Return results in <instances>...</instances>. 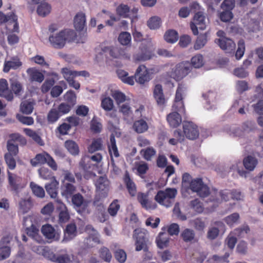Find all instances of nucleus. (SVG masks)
Masks as SVG:
<instances>
[{"instance_id": "f257e3e1", "label": "nucleus", "mask_w": 263, "mask_h": 263, "mask_svg": "<svg viewBox=\"0 0 263 263\" xmlns=\"http://www.w3.org/2000/svg\"><path fill=\"white\" fill-rule=\"evenodd\" d=\"M77 37L75 31L71 29H64L59 33L51 34L49 41L51 46L56 49H61L64 47L66 42H73Z\"/></svg>"}, {"instance_id": "f03ea898", "label": "nucleus", "mask_w": 263, "mask_h": 263, "mask_svg": "<svg viewBox=\"0 0 263 263\" xmlns=\"http://www.w3.org/2000/svg\"><path fill=\"white\" fill-rule=\"evenodd\" d=\"M134 237L136 239V251H140L143 250L144 252L143 260L147 261L152 259L153 253L148 250V247L147 245L148 241L147 233L143 230L136 229L134 231Z\"/></svg>"}, {"instance_id": "7ed1b4c3", "label": "nucleus", "mask_w": 263, "mask_h": 263, "mask_svg": "<svg viewBox=\"0 0 263 263\" xmlns=\"http://www.w3.org/2000/svg\"><path fill=\"white\" fill-rule=\"evenodd\" d=\"M150 70L148 69L144 65H140L136 70L135 76L125 77L123 79L122 82L130 85L134 84V80L140 84H144L145 82H148L151 80Z\"/></svg>"}, {"instance_id": "20e7f679", "label": "nucleus", "mask_w": 263, "mask_h": 263, "mask_svg": "<svg viewBox=\"0 0 263 263\" xmlns=\"http://www.w3.org/2000/svg\"><path fill=\"white\" fill-rule=\"evenodd\" d=\"M177 194L176 189L166 188L164 190H159L155 196V200L161 205L170 207L173 204Z\"/></svg>"}, {"instance_id": "39448f33", "label": "nucleus", "mask_w": 263, "mask_h": 263, "mask_svg": "<svg viewBox=\"0 0 263 263\" xmlns=\"http://www.w3.org/2000/svg\"><path fill=\"white\" fill-rule=\"evenodd\" d=\"M30 163L32 166H36L39 164L47 165L53 171L58 170V165L54 159L47 152L37 154L34 158L30 160Z\"/></svg>"}, {"instance_id": "423d86ee", "label": "nucleus", "mask_w": 263, "mask_h": 263, "mask_svg": "<svg viewBox=\"0 0 263 263\" xmlns=\"http://www.w3.org/2000/svg\"><path fill=\"white\" fill-rule=\"evenodd\" d=\"M186 89V87L183 83H179L176 92L174 103L172 106L173 112L184 114L185 112L184 102L183 101V93Z\"/></svg>"}, {"instance_id": "0eeeda50", "label": "nucleus", "mask_w": 263, "mask_h": 263, "mask_svg": "<svg viewBox=\"0 0 263 263\" xmlns=\"http://www.w3.org/2000/svg\"><path fill=\"white\" fill-rule=\"evenodd\" d=\"M188 189L196 193L199 196L202 198L208 197L210 193V188L204 183L202 179L201 178L193 179Z\"/></svg>"}, {"instance_id": "6e6552de", "label": "nucleus", "mask_w": 263, "mask_h": 263, "mask_svg": "<svg viewBox=\"0 0 263 263\" xmlns=\"http://www.w3.org/2000/svg\"><path fill=\"white\" fill-rule=\"evenodd\" d=\"M192 66L188 61H183L177 64L173 70L174 79L179 81L185 77L191 71Z\"/></svg>"}, {"instance_id": "1a4fd4ad", "label": "nucleus", "mask_w": 263, "mask_h": 263, "mask_svg": "<svg viewBox=\"0 0 263 263\" xmlns=\"http://www.w3.org/2000/svg\"><path fill=\"white\" fill-rule=\"evenodd\" d=\"M95 185L99 198L98 197L97 195L95 197L93 201L94 205H96L97 202L99 201L100 198H105L107 196L108 191L109 182L107 178L100 176L97 180Z\"/></svg>"}, {"instance_id": "9d476101", "label": "nucleus", "mask_w": 263, "mask_h": 263, "mask_svg": "<svg viewBox=\"0 0 263 263\" xmlns=\"http://www.w3.org/2000/svg\"><path fill=\"white\" fill-rule=\"evenodd\" d=\"M70 199L73 208L78 212L85 211L90 203V201L85 199L80 193H75Z\"/></svg>"}, {"instance_id": "9b49d317", "label": "nucleus", "mask_w": 263, "mask_h": 263, "mask_svg": "<svg viewBox=\"0 0 263 263\" xmlns=\"http://www.w3.org/2000/svg\"><path fill=\"white\" fill-rule=\"evenodd\" d=\"M190 27L194 35L198 34V29L200 30L205 29V16L203 12H198L195 14L193 21L191 22Z\"/></svg>"}, {"instance_id": "f8f14e48", "label": "nucleus", "mask_w": 263, "mask_h": 263, "mask_svg": "<svg viewBox=\"0 0 263 263\" xmlns=\"http://www.w3.org/2000/svg\"><path fill=\"white\" fill-rule=\"evenodd\" d=\"M154 56V51L152 48L144 44L139 47V51L133 57L136 62L144 61L151 59Z\"/></svg>"}, {"instance_id": "ddd939ff", "label": "nucleus", "mask_w": 263, "mask_h": 263, "mask_svg": "<svg viewBox=\"0 0 263 263\" xmlns=\"http://www.w3.org/2000/svg\"><path fill=\"white\" fill-rule=\"evenodd\" d=\"M183 129L184 135L189 139L194 140L199 137L198 127L193 122H184L183 124Z\"/></svg>"}, {"instance_id": "4468645a", "label": "nucleus", "mask_w": 263, "mask_h": 263, "mask_svg": "<svg viewBox=\"0 0 263 263\" xmlns=\"http://www.w3.org/2000/svg\"><path fill=\"white\" fill-rule=\"evenodd\" d=\"M215 42L217 44L220 48L226 52H234L236 48L234 42L228 37H221L216 39Z\"/></svg>"}, {"instance_id": "2eb2a0df", "label": "nucleus", "mask_w": 263, "mask_h": 263, "mask_svg": "<svg viewBox=\"0 0 263 263\" xmlns=\"http://www.w3.org/2000/svg\"><path fill=\"white\" fill-rule=\"evenodd\" d=\"M11 238L7 235L4 236L0 241V260L9 257L11 252V249L9 246Z\"/></svg>"}, {"instance_id": "dca6fc26", "label": "nucleus", "mask_w": 263, "mask_h": 263, "mask_svg": "<svg viewBox=\"0 0 263 263\" xmlns=\"http://www.w3.org/2000/svg\"><path fill=\"white\" fill-rule=\"evenodd\" d=\"M103 53H108L114 58H120L125 54V50L121 47L106 46L104 44L100 45Z\"/></svg>"}, {"instance_id": "f3484780", "label": "nucleus", "mask_w": 263, "mask_h": 263, "mask_svg": "<svg viewBox=\"0 0 263 263\" xmlns=\"http://www.w3.org/2000/svg\"><path fill=\"white\" fill-rule=\"evenodd\" d=\"M55 201L59 204L57 209L59 210V220L60 223H63L67 222L70 215L66 205L60 199L57 198Z\"/></svg>"}, {"instance_id": "a211bd4d", "label": "nucleus", "mask_w": 263, "mask_h": 263, "mask_svg": "<svg viewBox=\"0 0 263 263\" xmlns=\"http://www.w3.org/2000/svg\"><path fill=\"white\" fill-rule=\"evenodd\" d=\"M48 259L57 263H79L77 260H71L70 258L67 254H56L53 252H48Z\"/></svg>"}, {"instance_id": "6ab92c4d", "label": "nucleus", "mask_w": 263, "mask_h": 263, "mask_svg": "<svg viewBox=\"0 0 263 263\" xmlns=\"http://www.w3.org/2000/svg\"><path fill=\"white\" fill-rule=\"evenodd\" d=\"M77 191V187L72 183L62 181L61 186V195L68 201Z\"/></svg>"}, {"instance_id": "aec40b11", "label": "nucleus", "mask_w": 263, "mask_h": 263, "mask_svg": "<svg viewBox=\"0 0 263 263\" xmlns=\"http://www.w3.org/2000/svg\"><path fill=\"white\" fill-rule=\"evenodd\" d=\"M42 233L43 235L48 239L58 240L60 238L59 232L50 224H47L42 227Z\"/></svg>"}, {"instance_id": "412c9836", "label": "nucleus", "mask_w": 263, "mask_h": 263, "mask_svg": "<svg viewBox=\"0 0 263 263\" xmlns=\"http://www.w3.org/2000/svg\"><path fill=\"white\" fill-rule=\"evenodd\" d=\"M26 72L28 76L29 80L31 82L41 83L44 80L43 73L34 67L28 68Z\"/></svg>"}, {"instance_id": "4be33fe9", "label": "nucleus", "mask_w": 263, "mask_h": 263, "mask_svg": "<svg viewBox=\"0 0 263 263\" xmlns=\"http://www.w3.org/2000/svg\"><path fill=\"white\" fill-rule=\"evenodd\" d=\"M252 130L251 123L246 122L243 123L240 127L234 129L232 133L235 137H243L250 133Z\"/></svg>"}, {"instance_id": "5701e85b", "label": "nucleus", "mask_w": 263, "mask_h": 263, "mask_svg": "<svg viewBox=\"0 0 263 263\" xmlns=\"http://www.w3.org/2000/svg\"><path fill=\"white\" fill-rule=\"evenodd\" d=\"M0 96L4 97L7 100L11 101L13 99V95L9 89L8 84L6 79H0Z\"/></svg>"}, {"instance_id": "b1692460", "label": "nucleus", "mask_w": 263, "mask_h": 263, "mask_svg": "<svg viewBox=\"0 0 263 263\" xmlns=\"http://www.w3.org/2000/svg\"><path fill=\"white\" fill-rule=\"evenodd\" d=\"M154 97L159 106L163 107L165 105L166 100L161 85L157 84L155 85L154 89Z\"/></svg>"}, {"instance_id": "393cba45", "label": "nucleus", "mask_w": 263, "mask_h": 263, "mask_svg": "<svg viewBox=\"0 0 263 263\" xmlns=\"http://www.w3.org/2000/svg\"><path fill=\"white\" fill-rule=\"evenodd\" d=\"M59 185V183L55 177H53V179L51 180V182L45 185V189L51 198H57L58 194Z\"/></svg>"}, {"instance_id": "a878e982", "label": "nucleus", "mask_w": 263, "mask_h": 263, "mask_svg": "<svg viewBox=\"0 0 263 263\" xmlns=\"http://www.w3.org/2000/svg\"><path fill=\"white\" fill-rule=\"evenodd\" d=\"M17 20V17L13 13H11L10 15H6L3 12H0V22L13 23V28L12 31L14 32H17L18 30V24Z\"/></svg>"}, {"instance_id": "bb28decb", "label": "nucleus", "mask_w": 263, "mask_h": 263, "mask_svg": "<svg viewBox=\"0 0 263 263\" xmlns=\"http://www.w3.org/2000/svg\"><path fill=\"white\" fill-rule=\"evenodd\" d=\"M18 214H25L32 208L33 203L31 198L21 199L19 202Z\"/></svg>"}, {"instance_id": "cd10ccee", "label": "nucleus", "mask_w": 263, "mask_h": 263, "mask_svg": "<svg viewBox=\"0 0 263 263\" xmlns=\"http://www.w3.org/2000/svg\"><path fill=\"white\" fill-rule=\"evenodd\" d=\"M123 181L129 195L132 197L135 196L137 193L136 185L130 178L129 174L127 172L125 173Z\"/></svg>"}, {"instance_id": "c85d7f7f", "label": "nucleus", "mask_w": 263, "mask_h": 263, "mask_svg": "<svg viewBox=\"0 0 263 263\" xmlns=\"http://www.w3.org/2000/svg\"><path fill=\"white\" fill-rule=\"evenodd\" d=\"M166 120L170 126L173 128L177 127L182 122L180 114L176 112L169 114L167 116Z\"/></svg>"}, {"instance_id": "c756f323", "label": "nucleus", "mask_w": 263, "mask_h": 263, "mask_svg": "<svg viewBox=\"0 0 263 263\" xmlns=\"http://www.w3.org/2000/svg\"><path fill=\"white\" fill-rule=\"evenodd\" d=\"M73 24L75 29L79 31H82L86 25V16L82 12H78L74 17Z\"/></svg>"}, {"instance_id": "7c9ffc66", "label": "nucleus", "mask_w": 263, "mask_h": 263, "mask_svg": "<svg viewBox=\"0 0 263 263\" xmlns=\"http://www.w3.org/2000/svg\"><path fill=\"white\" fill-rule=\"evenodd\" d=\"M170 237L164 232H160L156 237V242L158 247L160 249H163L168 246Z\"/></svg>"}, {"instance_id": "2f4dec72", "label": "nucleus", "mask_w": 263, "mask_h": 263, "mask_svg": "<svg viewBox=\"0 0 263 263\" xmlns=\"http://www.w3.org/2000/svg\"><path fill=\"white\" fill-rule=\"evenodd\" d=\"M137 200L143 208L148 210L155 208V206L152 205V202L148 200L147 194L139 192L137 194Z\"/></svg>"}, {"instance_id": "473e14b6", "label": "nucleus", "mask_w": 263, "mask_h": 263, "mask_svg": "<svg viewBox=\"0 0 263 263\" xmlns=\"http://www.w3.org/2000/svg\"><path fill=\"white\" fill-rule=\"evenodd\" d=\"M133 127L134 130L138 134L145 133L148 129V124L143 119L136 120Z\"/></svg>"}, {"instance_id": "72a5a7b5", "label": "nucleus", "mask_w": 263, "mask_h": 263, "mask_svg": "<svg viewBox=\"0 0 263 263\" xmlns=\"http://www.w3.org/2000/svg\"><path fill=\"white\" fill-rule=\"evenodd\" d=\"M109 140L110 144L108 145V152L111 157V160L113 162L112 155L116 158L119 157L120 155L116 145L115 137L113 134L110 136Z\"/></svg>"}, {"instance_id": "f704fd0d", "label": "nucleus", "mask_w": 263, "mask_h": 263, "mask_svg": "<svg viewBox=\"0 0 263 263\" xmlns=\"http://www.w3.org/2000/svg\"><path fill=\"white\" fill-rule=\"evenodd\" d=\"M257 163V159L252 156H248L243 160L245 167L250 171H252L255 168Z\"/></svg>"}, {"instance_id": "c9c22d12", "label": "nucleus", "mask_w": 263, "mask_h": 263, "mask_svg": "<svg viewBox=\"0 0 263 263\" xmlns=\"http://www.w3.org/2000/svg\"><path fill=\"white\" fill-rule=\"evenodd\" d=\"M181 237L185 242H192L195 240V233L192 229L186 228L181 232Z\"/></svg>"}, {"instance_id": "e433bc0d", "label": "nucleus", "mask_w": 263, "mask_h": 263, "mask_svg": "<svg viewBox=\"0 0 263 263\" xmlns=\"http://www.w3.org/2000/svg\"><path fill=\"white\" fill-rule=\"evenodd\" d=\"M77 235V227L75 223H71L67 225L64 230L65 238L71 239Z\"/></svg>"}, {"instance_id": "4c0bfd02", "label": "nucleus", "mask_w": 263, "mask_h": 263, "mask_svg": "<svg viewBox=\"0 0 263 263\" xmlns=\"http://www.w3.org/2000/svg\"><path fill=\"white\" fill-rule=\"evenodd\" d=\"M103 147V140L101 138L94 139L91 144L89 146L88 152L90 153L101 150Z\"/></svg>"}, {"instance_id": "58836bf2", "label": "nucleus", "mask_w": 263, "mask_h": 263, "mask_svg": "<svg viewBox=\"0 0 263 263\" xmlns=\"http://www.w3.org/2000/svg\"><path fill=\"white\" fill-rule=\"evenodd\" d=\"M24 132L25 134L31 138L36 143L42 146L44 145V142L41 137L34 130L30 128H24Z\"/></svg>"}, {"instance_id": "ea45409f", "label": "nucleus", "mask_w": 263, "mask_h": 263, "mask_svg": "<svg viewBox=\"0 0 263 263\" xmlns=\"http://www.w3.org/2000/svg\"><path fill=\"white\" fill-rule=\"evenodd\" d=\"M65 147L68 151L73 155H77L79 153L78 145L72 140H67L64 144Z\"/></svg>"}, {"instance_id": "a19ab883", "label": "nucleus", "mask_w": 263, "mask_h": 263, "mask_svg": "<svg viewBox=\"0 0 263 263\" xmlns=\"http://www.w3.org/2000/svg\"><path fill=\"white\" fill-rule=\"evenodd\" d=\"M140 153L145 160L151 161L152 158L156 155V151L153 147H148L141 149Z\"/></svg>"}, {"instance_id": "79ce46f5", "label": "nucleus", "mask_w": 263, "mask_h": 263, "mask_svg": "<svg viewBox=\"0 0 263 263\" xmlns=\"http://www.w3.org/2000/svg\"><path fill=\"white\" fill-rule=\"evenodd\" d=\"M62 117L56 108H51L48 113L47 119L49 123H54Z\"/></svg>"}, {"instance_id": "37998d69", "label": "nucleus", "mask_w": 263, "mask_h": 263, "mask_svg": "<svg viewBox=\"0 0 263 263\" xmlns=\"http://www.w3.org/2000/svg\"><path fill=\"white\" fill-rule=\"evenodd\" d=\"M131 40L132 37L130 34L126 31L121 32L118 36V41L119 43L124 46L130 45Z\"/></svg>"}, {"instance_id": "c03bdc74", "label": "nucleus", "mask_w": 263, "mask_h": 263, "mask_svg": "<svg viewBox=\"0 0 263 263\" xmlns=\"http://www.w3.org/2000/svg\"><path fill=\"white\" fill-rule=\"evenodd\" d=\"M51 6L46 3H41L37 9V14L42 16H45L51 11Z\"/></svg>"}, {"instance_id": "a18cd8bd", "label": "nucleus", "mask_w": 263, "mask_h": 263, "mask_svg": "<svg viewBox=\"0 0 263 263\" xmlns=\"http://www.w3.org/2000/svg\"><path fill=\"white\" fill-rule=\"evenodd\" d=\"M164 37L167 42L174 43L178 40V34L176 31L169 30L165 32Z\"/></svg>"}, {"instance_id": "49530a36", "label": "nucleus", "mask_w": 263, "mask_h": 263, "mask_svg": "<svg viewBox=\"0 0 263 263\" xmlns=\"http://www.w3.org/2000/svg\"><path fill=\"white\" fill-rule=\"evenodd\" d=\"M30 186L35 196L40 198H43L44 197L45 191L42 187L37 185L33 182H30Z\"/></svg>"}, {"instance_id": "de8ad7c7", "label": "nucleus", "mask_w": 263, "mask_h": 263, "mask_svg": "<svg viewBox=\"0 0 263 263\" xmlns=\"http://www.w3.org/2000/svg\"><path fill=\"white\" fill-rule=\"evenodd\" d=\"M129 7L127 5L120 4L116 8L117 14L124 18L129 16Z\"/></svg>"}, {"instance_id": "09e8293b", "label": "nucleus", "mask_w": 263, "mask_h": 263, "mask_svg": "<svg viewBox=\"0 0 263 263\" xmlns=\"http://www.w3.org/2000/svg\"><path fill=\"white\" fill-rule=\"evenodd\" d=\"M207 33L201 34L199 35L195 43L194 48L196 50H198L202 48L206 43L208 39Z\"/></svg>"}, {"instance_id": "8fccbe9b", "label": "nucleus", "mask_w": 263, "mask_h": 263, "mask_svg": "<svg viewBox=\"0 0 263 263\" xmlns=\"http://www.w3.org/2000/svg\"><path fill=\"white\" fill-rule=\"evenodd\" d=\"M191 62V65L194 67L199 68L204 64L203 57L200 54H196L192 58Z\"/></svg>"}, {"instance_id": "3c124183", "label": "nucleus", "mask_w": 263, "mask_h": 263, "mask_svg": "<svg viewBox=\"0 0 263 263\" xmlns=\"http://www.w3.org/2000/svg\"><path fill=\"white\" fill-rule=\"evenodd\" d=\"M61 72L67 82H70L76 77V71L71 70L67 67L63 68L61 70Z\"/></svg>"}, {"instance_id": "603ef678", "label": "nucleus", "mask_w": 263, "mask_h": 263, "mask_svg": "<svg viewBox=\"0 0 263 263\" xmlns=\"http://www.w3.org/2000/svg\"><path fill=\"white\" fill-rule=\"evenodd\" d=\"M161 18L156 16L151 17L147 22L148 27L151 29H157L161 25Z\"/></svg>"}, {"instance_id": "864d4df0", "label": "nucleus", "mask_w": 263, "mask_h": 263, "mask_svg": "<svg viewBox=\"0 0 263 263\" xmlns=\"http://www.w3.org/2000/svg\"><path fill=\"white\" fill-rule=\"evenodd\" d=\"M64 100L66 101V103L68 104L73 107L76 103V95L74 92L72 90L68 91L64 96Z\"/></svg>"}, {"instance_id": "5fc2aeb1", "label": "nucleus", "mask_w": 263, "mask_h": 263, "mask_svg": "<svg viewBox=\"0 0 263 263\" xmlns=\"http://www.w3.org/2000/svg\"><path fill=\"white\" fill-rule=\"evenodd\" d=\"M99 255L100 258L106 262H110L112 258V255L109 250L105 247L100 249Z\"/></svg>"}, {"instance_id": "6e6d98bb", "label": "nucleus", "mask_w": 263, "mask_h": 263, "mask_svg": "<svg viewBox=\"0 0 263 263\" xmlns=\"http://www.w3.org/2000/svg\"><path fill=\"white\" fill-rule=\"evenodd\" d=\"M21 65L22 63L20 61H7L4 64L3 71L8 72L11 69H16Z\"/></svg>"}, {"instance_id": "4d7b16f0", "label": "nucleus", "mask_w": 263, "mask_h": 263, "mask_svg": "<svg viewBox=\"0 0 263 263\" xmlns=\"http://www.w3.org/2000/svg\"><path fill=\"white\" fill-rule=\"evenodd\" d=\"M90 125V129L93 133L98 134L102 130V125L101 123L95 117L91 120Z\"/></svg>"}, {"instance_id": "13d9d810", "label": "nucleus", "mask_w": 263, "mask_h": 263, "mask_svg": "<svg viewBox=\"0 0 263 263\" xmlns=\"http://www.w3.org/2000/svg\"><path fill=\"white\" fill-rule=\"evenodd\" d=\"M39 174L40 176L45 180L53 179V177H55L53 176V173L49 170L48 168L45 167H42L39 170Z\"/></svg>"}, {"instance_id": "bf43d9fd", "label": "nucleus", "mask_w": 263, "mask_h": 263, "mask_svg": "<svg viewBox=\"0 0 263 263\" xmlns=\"http://www.w3.org/2000/svg\"><path fill=\"white\" fill-rule=\"evenodd\" d=\"M10 87L11 90L16 95H19L23 91V88L22 84L17 80H11L10 83Z\"/></svg>"}, {"instance_id": "052dcab7", "label": "nucleus", "mask_w": 263, "mask_h": 263, "mask_svg": "<svg viewBox=\"0 0 263 263\" xmlns=\"http://www.w3.org/2000/svg\"><path fill=\"white\" fill-rule=\"evenodd\" d=\"M120 208V205L119 204L118 200L115 199L109 205L108 208V212L110 216H115L117 215Z\"/></svg>"}, {"instance_id": "680f3d73", "label": "nucleus", "mask_w": 263, "mask_h": 263, "mask_svg": "<svg viewBox=\"0 0 263 263\" xmlns=\"http://www.w3.org/2000/svg\"><path fill=\"white\" fill-rule=\"evenodd\" d=\"M190 206L198 213H202L204 209L202 203L197 199L191 201Z\"/></svg>"}, {"instance_id": "e2e57ef3", "label": "nucleus", "mask_w": 263, "mask_h": 263, "mask_svg": "<svg viewBox=\"0 0 263 263\" xmlns=\"http://www.w3.org/2000/svg\"><path fill=\"white\" fill-rule=\"evenodd\" d=\"M101 107L106 111H110L114 107L112 100L109 97H105L101 101Z\"/></svg>"}, {"instance_id": "0e129e2a", "label": "nucleus", "mask_w": 263, "mask_h": 263, "mask_svg": "<svg viewBox=\"0 0 263 263\" xmlns=\"http://www.w3.org/2000/svg\"><path fill=\"white\" fill-rule=\"evenodd\" d=\"M20 108L23 113L29 115L32 112L33 106L31 102L26 101L21 103Z\"/></svg>"}, {"instance_id": "69168bd1", "label": "nucleus", "mask_w": 263, "mask_h": 263, "mask_svg": "<svg viewBox=\"0 0 263 263\" xmlns=\"http://www.w3.org/2000/svg\"><path fill=\"white\" fill-rule=\"evenodd\" d=\"M245 51V43L243 40H240L238 42V48L235 53L236 58L240 59L244 54Z\"/></svg>"}, {"instance_id": "338daca9", "label": "nucleus", "mask_w": 263, "mask_h": 263, "mask_svg": "<svg viewBox=\"0 0 263 263\" xmlns=\"http://www.w3.org/2000/svg\"><path fill=\"white\" fill-rule=\"evenodd\" d=\"M232 10H223L220 13L219 17L220 20L223 22H228L230 21L233 17Z\"/></svg>"}, {"instance_id": "774afa93", "label": "nucleus", "mask_w": 263, "mask_h": 263, "mask_svg": "<svg viewBox=\"0 0 263 263\" xmlns=\"http://www.w3.org/2000/svg\"><path fill=\"white\" fill-rule=\"evenodd\" d=\"M8 153L7 154H11L12 156H16L18 152V148L17 143H13L12 140H8L7 144Z\"/></svg>"}]
</instances>
